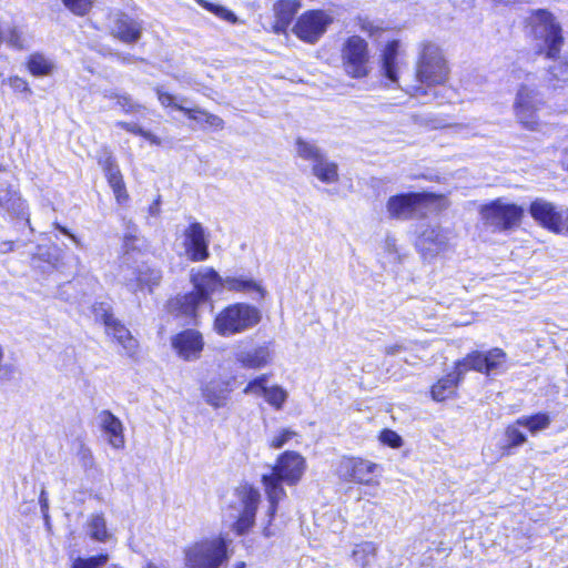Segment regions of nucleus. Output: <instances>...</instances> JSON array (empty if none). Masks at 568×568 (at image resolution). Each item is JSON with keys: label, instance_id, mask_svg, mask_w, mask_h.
<instances>
[{"label": "nucleus", "instance_id": "473e14b6", "mask_svg": "<svg viewBox=\"0 0 568 568\" xmlns=\"http://www.w3.org/2000/svg\"><path fill=\"white\" fill-rule=\"evenodd\" d=\"M295 152L298 158L311 162V165L324 155V152L316 143L302 138H297L295 141Z\"/></svg>", "mask_w": 568, "mask_h": 568}, {"label": "nucleus", "instance_id": "5fc2aeb1", "mask_svg": "<svg viewBox=\"0 0 568 568\" xmlns=\"http://www.w3.org/2000/svg\"><path fill=\"white\" fill-rule=\"evenodd\" d=\"M39 503H40L43 516H44L45 520H48L49 519V515H48L49 500H48L47 493L44 489L41 490Z\"/></svg>", "mask_w": 568, "mask_h": 568}, {"label": "nucleus", "instance_id": "ddd939ff", "mask_svg": "<svg viewBox=\"0 0 568 568\" xmlns=\"http://www.w3.org/2000/svg\"><path fill=\"white\" fill-rule=\"evenodd\" d=\"M452 232L439 224L424 226L416 240V247L425 258H432L449 248Z\"/></svg>", "mask_w": 568, "mask_h": 568}, {"label": "nucleus", "instance_id": "4d7b16f0", "mask_svg": "<svg viewBox=\"0 0 568 568\" xmlns=\"http://www.w3.org/2000/svg\"><path fill=\"white\" fill-rule=\"evenodd\" d=\"M400 349V346L395 345L386 348V353L389 355L396 354Z\"/></svg>", "mask_w": 568, "mask_h": 568}, {"label": "nucleus", "instance_id": "a878e982", "mask_svg": "<svg viewBox=\"0 0 568 568\" xmlns=\"http://www.w3.org/2000/svg\"><path fill=\"white\" fill-rule=\"evenodd\" d=\"M300 7L301 3L296 0H277L273 4L275 18L273 30L275 33L280 34L286 32Z\"/></svg>", "mask_w": 568, "mask_h": 568}, {"label": "nucleus", "instance_id": "4468645a", "mask_svg": "<svg viewBox=\"0 0 568 568\" xmlns=\"http://www.w3.org/2000/svg\"><path fill=\"white\" fill-rule=\"evenodd\" d=\"M239 499L240 515L233 524V529L237 535H243L254 525L255 514L260 503V491L248 485H242L236 489Z\"/></svg>", "mask_w": 568, "mask_h": 568}, {"label": "nucleus", "instance_id": "c03bdc74", "mask_svg": "<svg viewBox=\"0 0 568 568\" xmlns=\"http://www.w3.org/2000/svg\"><path fill=\"white\" fill-rule=\"evenodd\" d=\"M94 0H62L65 8L77 16L87 14L92 8Z\"/></svg>", "mask_w": 568, "mask_h": 568}, {"label": "nucleus", "instance_id": "603ef678", "mask_svg": "<svg viewBox=\"0 0 568 568\" xmlns=\"http://www.w3.org/2000/svg\"><path fill=\"white\" fill-rule=\"evenodd\" d=\"M7 41L10 45H12L17 49L23 48V39L21 37V33L17 29H12L9 32V34L7 37Z\"/></svg>", "mask_w": 568, "mask_h": 568}, {"label": "nucleus", "instance_id": "aec40b11", "mask_svg": "<svg viewBox=\"0 0 568 568\" xmlns=\"http://www.w3.org/2000/svg\"><path fill=\"white\" fill-rule=\"evenodd\" d=\"M99 164L103 169L109 185L111 186L115 200L122 204L129 200V194L123 181V176L112 155L104 151L103 156L99 158Z\"/></svg>", "mask_w": 568, "mask_h": 568}, {"label": "nucleus", "instance_id": "09e8293b", "mask_svg": "<svg viewBox=\"0 0 568 568\" xmlns=\"http://www.w3.org/2000/svg\"><path fill=\"white\" fill-rule=\"evenodd\" d=\"M379 440L392 448H399L403 445L402 437L392 429H384L379 435Z\"/></svg>", "mask_w": 568, "mask_h": 568}, {"label": "nucleus", "instance_id": "39448f33", "mask_svg": "<svg viewBox=\"0 0 568 568\" xmlns=\"http://www.w3.org/2000/svg\"><path fill=\"white\" fill-rule=\"evenodd\" d=\"M261 321L260 311L246 303H235L224 307L214 318L213 329L227 337L242 333Z\"/></svg>", "mask_w": 568, "mask_h": 568}, {"label": "nucleus", "instance_id": "864d4df0", "mask_svg": "<svg viewBox=\"0 0 568 568\" xmlns=\"http://www.w3.org/2000/svg\"><path fill=\"white\" fill-rule=\"evenodd\" d=\"M551 75L556 79H567L568 75V63H559L549 69Z\"/></svg>", "mask_w": 568, "mask_h": 568}, {"label": "nucleus", "instance_id": "6e6d98bb", "mask_svg": "<svg viewBox=\"0 0 568 568\" xmlns=\"http://www.w3.org/2000/svg\"><path fill=\"white\" fill-rule=\"evenodd\" d=\"M149 213L153 216H158L160 214V197L154 200V202L150 205Z\"/></svg>", "mask_w": 568, "mask_h": 568}, {"label": "nucleus", "instance_id": "f3484780", "mask_svg": "<svg viewBox=\"0 0 568 568\" xmlns=\"http://www.w3.org/2000/svg\"><path fill=\"white\" fill-rule=\"evenodd\" d=\"M183 245L187 258L192 262H203L210 256L209 233L199 222H192L183 232Z\"/></svg>", "mask_w": 568, "mask_h": 568}, {"label": "nucleus", "instance_id": "4c0bfd02", "mask_svg": "<svg viewBox=\"0 0 568 568\" xmlns=\"http://www.w3.org/2000/svg\"><path fill=\"white\" fill-rule=\"evenodd\" d=\"M288 397V393L280 385L267 387L264 394V399L276 410L282 409Z\"/></svg>", "mask_w": 568, "mask_h": 568}, {"label": "nucleus", "instance_id": "de8ad7c7", "mask_svg": "<svg viewBox=\"0 0 568 568\" xmlns=\"http://www.w3.org/2000/svg\"><path fill=\"white\" fill-rule=\"evenodd\" d=\"M4 84H8L14 92L31 94V89L27 80L13 75L3 81Z\"/></svg>", "mask_w": 568, "mask_h": 568}, {"label": "nucleus", "instance_id": "37998d69", "mask_svg": "<svg viewBox=\"0 0 568 568\" xmlns=\"http://www.w3.org/2000/svg\"><path fill=\"white\" fill-rule=\"evenodd\" d=\"M17 192L9 184H0V206L11 210L16 206Z\"/></svg>", "mask_w": 568, "mask_h": 568}, {"label": "nucleus", "instance_id": "c85d7f7f", "mask_svg": "<svg viewBox=\"0 0 568 568\" xmlns=\"http://www.w3.org/2000/svg\"><path fill=\"white\" fill-rule=\"evenodd\" d=\"M312 174L325 184H334L339 180L338 165L325 154L311 166Z\"/></svg>", "mask_w": 568, "mask_h": 568}, {"label": "nucleus", "instance_id": "e433bc0d", "mask_svg": "<svg viewBox=\"0 0 568 568\" xmlns=\"http://www.w3.org/2000/svg\"><path fill=\"white\" fill-rule=\"evenodd\" d=\"M516 425L526 427L531 434H536L548 428L550 425V417L542 413L532 416H523L516 420Z\"/></svg>", "mask_w": 568, "mask_h": 568}, {"label": "nucleus", "instance_id": "8fccbe9b", "mask_svg": "<svg viewBox=\"0 0 568 568\" xmlns=\"http://www.w3.org/2000/svg\"><path fill=\"white\" fill-rule=\"evenodd\" d=\"M155 92L162 106L176 109V105H182L176 102V98L173 94L165 92L162 88L158 87Z\"/></svg>", "mask_w": 568, "mask_h": 568}, {"label": "nucleus", "instance_id": "6e6552de", "mask_svg": "<svg viewBox=\"0 0 568 568\" xmlns=\"http://www.w3.org/2000/svg\"><path fill=\"white\" fill-rule=\"evenodd\" d=\"M524 213L521 206L504 199H496L479 209V215L484 224L498 231H509L518 227Z\"/></svg>", "mask_w": 568, "mask_h": 568}, {"label": "nucleus", "instance_id": "7ed1b4c3", "mask_svg": "<svg viewBox=\"0 0 568 568\" xmlns=\"http://www.w3.org/2000/svg\"><path fill=\"white\" fill-rule=\"evenodd\" d=\"M448 78L449 67L443 50L435 43L425 42L416 63V84L403 89L412 95H425L426 88L443 85Z\"/></svg>", "mask_w": 568, "mask_h": 568}, {"label": "nucleus", "instance_id": "052dcab7", "mask_svg": "<svg viewBox=\"0 0 568 568\" xmlns=\"http://www.w3.org/2000/svg\"><path fill=\"white\" fill-rule=\"evenodd\" d=\"M564 222L566 224V229L564 232L568 233V209H565Z\"/></svg>", "mask_w": 568, "mask_h": 568}, {"label": "nucleus", "instance_id": "49530a36", "mask_svg": "<svg viewBox=\"0 0 568 568\" xmlns=\"http://www.w3.org/2000/svg\"><path fill=\"white\" fill-rule=\"evenodd\" d=\"M505 435L508 442L506 446L507 449L518 447L527 440L526 436L516 427V425H509L506 428Z\"/></svg>", "mask_w": 568, "mask_h": 568}, {"label": "nucleus", "instance_id": "79ce46f5", "mask_svg": "<svg viewBox=\"0 0 568 568\" xmlns=\"http://www.w3.org/2000/svg\"><path fill=\"white\" fill-rule=\"evenodd\" d=\"M267 375L263 374L251 381L245 388L243 389V393L246 395H254V396H263L265 394V390L267 388Z\"/></svg>", "mask_w": 568, "mask_h": 568}, {"label": "nucleus", "instance_id": "5701e85b", "mask_svg": "<svg viewBox=\"0 0 568 568\" xmlns=\"http://www.w3.org/2000/svg\"><path fill=\"white\" fill-rule=\"evenodd\" d=\"M205 403L214 408L224 407L232 392L231 382L224 378H212L201 387Z\"/></svg>", "mask_w": 568, "mask_h": 568}, {"label": "nucleus", "instance_id": "a19ab883", "mask_svg": "<svg viewBox=\"0 0 568 568\" xmlns=\"http://www.w3.org/2000/svg\"><path fill=\"white\" fill-rule=\"evenodd\" d=\"M109 556L101 554L99 556H92L89 558H77L73 560L71 568H99L106 564Z\"/></svg>", "mask_w": 568, "mask_h": 568}, {"label": "nucleus", "instance_id": "4be33fe9", "mask_svg": "<svg viewBox=\"0 0 568 568\" xmlns=\"http://www.w3.org/2000/svg\"><path fill=\"white\" fill-rule=\"evenodd\" d=\"M121 276L124 284L132 291L151 288L158 285L161 280V273L158 270L143 266L136 271H132L129 266H122Z\"/></svg>", "mask_w": 568, "mask_h": 568}, {"label": "nucleus", "instance_id": "72a5a7b5", "mask_svg": "<svg viewBox=\"0 0 568 568\" xmlns=\"http://www.w3.org/2000/svg\"><path fill=\"white\" fill-rule=\"evenodd\" d=\"M89 535L92 539L105 542L111 538V534L108 531L106 521L103 515H92L87 524Z\"/></svg>", "mask_w": 568, "mask_h": 568}, {"label": "nucleus", "instance_id": "a211bd4d", "mask_svg": "<svg viewBox=\"0 0 568 568\" xmlns=\"http://www.w3.org/2000/svg\"><path fill=\"white\" fill-rule=\"evenodd\" d=\"M171 346L181 359L192 362L201 357L204 339L199 331L187 328L172 336Z\"/></svg>", "mask_w": 568, "mask_h": 568}, {"label": "nucleus", "instance_id": "680f3d73", "mask_svg": "<svg viewBox=\"0 0 568 568\" xmlns=\"http://www.w3.org/2000/svg\"><path fill=\"white\" fill-rule=\"evenodd\" d=\"M3 358H4V351H3V347L0 345V372L2 371Z\"/></svg>", "mask_w": 568, "mask_h": 568}, {"label": "nucleus", "instance_id": "bf43d9fd", "mask_svg": "<svg viewBox=\"0 0 568 568\" xmlns=\"http://www.w3.org/2000/svg\"><path fill=\"white\" fill-rule=\"evenodd\" d=\"M59 230L63 233L70 236L75 243H78L77 237L73 234H70L65 227L59 226Z\"/></svg>", "mask_w": 568, "mask_h": 568}, {"label": "nucleus", "instance_id": "f03ea898", "mask_svg": "<svg viewBox=\"0 0 568 568\" xmlns=\"http://www.w3.org/2000/svg\"><path fill=\"white\" fill-rule=\"evenodd\" d=\"M190 281L193 291L171 300L169 311L176 316L195 318L199 306L206 303L215 292L223 288L224 278L214 268L200 266L191 270Z\"/></svg>", "mask_w": 568, "mask_h": 568}, {"label": "nucleus", "instance_id": "3c124183", "mask_svg": "<svg viewBox=\"0 0 568 568\" xmlns=\"http://www.w3.org/2000/svg\"><path fill=\"white\" fill-rule=\"evenodd\" d=\"M359 29L363 32L368 33L369 36H375L382 30L379 26L375 24L373 21L367 19L359 20Z\"/></svg>", "mask_w": 568, "mask_h": 568}, {"label": "nucleus", "instance_id": "0e129e2a", "mask_svg": "<svg viewBox=\"0 0 568 568\" xmlns=\"http://www.w3.org/2000/svg\"><path fill=\"white\" fill-rule=\"evenodd\" d=\"M131 239H132V237H129V236H126V237L124 239L125 246H128V245H129V241H130Z\"/></svg>", "mask_w": 568, "mask_h": 568}, {"label": "nucleus", "instance_id": "9b49d317", "mask_svg": "<svg viewBox=\"0 0 568 568\" xmlns=\"http://www.w3.org/2000/svg\"><path fill=\"white\" fill-rule=\"evenodd\" d=\"M333 21L334 18L324 10H307L296 19L292 32L301 41L315 44Z\"/></svg>", "mask_w": 568, "mask_h": 568}, {"label": "nucleus", "instance_id": "2eb2a0df", "mask_svg": "<svg viewBox=\"0 0 568 568\" xmlns=\"http://www.w3.org/2000/svg\"><path fill=\"white\" fill-rule=\"evenodd\" d=\"M529 213L539 225L548 231L557 234L564 233L566 229L564 222L565 209L558 207L544 199H537L531 202Z\"/></svg>", "mask_w": 568, "mask_h": 568}, {"label": "nucleus", "instance_id": "58836bf2", "mask_svg": "<svg viewBox=\"0 0 568 568\" xmlns=\"http://www.w3.org/2000/svg\"><path fill=\"white\" fill-rule=\"evenodd\" d=\"M114 125L118 128H121L130 133H133L135 135H140V136L149 140L152 144H156V145L160 144V139L158 136H155L154 134H152L149 131L143 130L136 123L118 121Z\"/></svg>", "mask_w": 568, "mask_h": 568}, {"label": "nucleus", "instance_id": "20e7f679", "mask_svg": "<svg viewBox=\"0 0 568 568\" xmlns=\"http://www.w3.org/2000/svg\"><path fill=\"white\" fill-rule=\"evenodd\" d=\"M527 21L534 38L541 41L538 44L539 52L545 53L549 59H557L564 43V38L560 24L556 21L552 13L538 9L530 13Z\"/></svg>", "mask_w": 568, "mask_h": 568}, {"label": "nucleus", "instance_id": "ea45409f", "mask_svg": "<svg viewBox=\"0 0 568 568\" xmlns=\"http://www.w3.org/2000/svg\"><path fill=\"white\" fill-rule=\"evenodd\" d=\"M200 4L207 11H210V12L214 13L216 17L221 18L222 20H225L231 23H235L237 21L236 16L231 10H229L227 8H225L223 6L214 4V3H211V2H207L204 0H200Z\"/></svg>", "mask_w": 568, "mask_h": 568}, {"label": "nucleus", "instance_id": "c756f323", "mask_svg": "<svg viewBox=\"0 0 568 568\" xmlns=\"http://www.w3.org/2000/svg\"><path fill=\"white\" fill-rule=\"evenodd\" d=\"M223 288L242 293L256 292L261 297L265 296V290L262 285L252 277L245 275L224 277Z\"/></svg>", "mask_w": 568, "mask_h": 568}, {"label": "nucleus", "instance_id": "bb28decb", "mask_svg": "<svg viewBox=\"0 0 568 568\" xmlns=\"http://www.w3.org/2000/svg\"><path fill=\"white\" fill-rule=\"evenodd\" d=\"M235 358L243 367L257 369L268 365L272 356L268 347L258 346L252 349L237 352Z\"/></svg>", "mask_w": 568, "mask_h": 568}, {"label": "nucleus", "instance_id": "1a4fd4ad", "mask_svg": "<svg viewBox=\"0 0 568 568\" xmlns=\"http://www.w3.org/2000/svg\"><path fill=\"white\" fill-rule=\"evenodd\" d=\"M542 105V95L534 84L521 83L518 87L513 109L521 126L530 131L537 130L540 125L538 111Z\"/></svg>", "mask_w": 568, "mask_h": 568}, {"label": "nucleus", "instance_id": "b1692460", "mask_svg": "<svg viewBox=\"0 0 568 568\" xmlns=\"http://www.w3.org/2000/svg\"><path fill=\"white\" fill-rule=\"evenodd\" d=\"M112 34L124 43H134L141 38L142 24L124 13H118L111 27Z\"/></svg>", "mask_w": 568, "mask_h": 568}, {"label": "nucleus", "instance_id": "0eeeda50", "mask_svg": "<svg viewBox=\"0 0 568 568\" xmlns=\"http://www.w3.org/2000/svg\"><path fill=\"white\" fill-rule=\"evenodd\" d=\"M186 568H219L226 560L223 536L194 542L184 551Z\"/></svg>", "mask_w": 568, "mask_h": 568}, {"label": "nucleus", "instance_id": "423d86ee", "mask_svg": "<svg viewBox=\"0 0 568 568\" xmlns=\"http://www.w3.org/2000/svg\"><path fill=\"white\" fill-rule=\"evenodd\" d=\"M433 205L446 207L448 205L443 195L433 193H406L390 196L386 209L390 217L408 220L423 215Z\"/></svg>", "mask_w": 568, "mask_h": 568}, {"label": "nucleus", "instance_id": "2f4dec72", "mask_svg": "<svg viewBox=\"0 0 568 568\" xmlns=\"http://www.w3.org/2000/svg\"><path fill=\"white\" fill-rule=\"evenodd\" d=\"M54 68V63L40 53L31 54L27 61V69L34 77L50 75Z\"/></svg>", "mask_w": 568, "mask_h": 568}, {"label": "nucleus", "instance_id": "13d9d810", "mask_svg": "<svg viewBox=\"0 0 568 568\" xmlns=\"http://www.w3.org/2000/svg\"><path fill=\"white\" fill-rule=\"evenodd\" d=\"M144 568H168L164 564L148 562Z\"/></svg>", "mask_w": 568, "mask_h": 568}, {"label": "nucleus", "instance_id": "412c9836", "mask_svg": "<svg viewBox=\"0 0 568 568\" xmlns=\"http://www.w3.org/2000/svg\"><path fill=\"white\" fill-rule=\"evenodd\" d=\"M399 41H389L381 54V73L388 81L386 84L399 85L402 64L398 60Z\"/></svg>", "mask_w": 568, "mask_h": 568}, {"label": "nucleus", "instance_id": "9d476101", "mask_svg": "<svg viewBox=\"0 0 568 568\" xmlns=\"http://www.w3.org/2000/svg\"><path fill=\"white\" fill-rule=\"evenodd\" d=\"M369 58L368 44L359 36H351L342 43V68L348 77L353 79L367 77L371 71Z\"/></svg>", "mask_w": 568, "mask_h": 568}, {"label": "nucleus", "instance_id": "cd10ccee", "mask_svg": "<svg viewBox=\"0 0 568 568\" xmlns=\"http://www.w3.org/2000/svg\"><path fill=\"white\" fill-rule=\"evenodd\" d=\"M176 110L182 111L189 119L197 122L202 129L222 130L224 121L219 115L209 113L201 108H185L184 105H176Z\"/></svg>", "mask_w": 568, "mask_h": 568}, {"label": "nucleus", "instance_id": "393cba45", "mask_svg": "<svg viewBox=\"0 0 568 568\" xmlns=\"http://www.w3.org/2000/svg\"><path fill=\"white\" fill-rule=\"evenodd\" d=\"M99 419L109 444L115 449L124 448L125 438L122 422L109 410L101 412Z\"/></svg>", "mask_w": 568, "mask_h": 568}, {"label": "nucleus", "instance_id": "f704fd0d", "mask_svg": "<svg viewBox=\"0 0 568 568\" xmlns=\"http://www.w3.org/2000/svg\"><path fill=\"white\" fill-rule=\"evenodd\" d=\"M103 98L114 101L124 113H136L142 109V105L135 102L129 94L120 93L115 90L104 91Z\"/></svg>", "mask_w": 568, "mask_h": 568}, {"label": "nucleus", "instance_id": "6ab92c4d", "mask_svg": "<svg viewBox=\"0 0 568 568\" xmlns=\"http://www.w3.org/2000/svg\"><path fill=\"white\" fill-rule=\"evenodd\" d=\"M97 317H101L105 325L106 333L123 347L126 355H133L138 348L136 339L131 335L128 328L118 322V320L101 304L95 310Z\"/></svg>", "mask_w": 568, "mask_h": 568}, {"label": "nucleus", "instance_id": "a18cd8bd", "mask_svg": "<svg viewBox=\"0 0 568 568\" xmlns=\"http://www.w3.org/2000/svg\"><path fill=\"white\" fill-rule=\"evenodd\" d=\"M296 432L291 428H282L270 440V446L272 448L278 449L287 444L291 439L296 436Z\"/></svg>", "mask_w": 568, "mask_h": 568}, {"label": "nucleus", "instance_id": "c9c22d12", "mask_svg": "<svg viewBox=\"0 0 568 568\" xmlns=\"http://www.w3.org/2000/svg\"><path fill=\"white\" fill-rule=\"evenodd\" d=\"M377 554V547L372 541H363L361 544H357L353 551L352 557L354 558L355 562L363 568L371 565V562L375 559Z\"/></svg>", "mask_w": 568, "mask_h": 568}, {"label": "nucleus", "instance_id": "e2e57ef3", "mask_svg": "<svg viewBox=\"0 0 568 568\" xmlns=\"http://www.w3.org/2000/svg\"><path fill=\"white\" fill-rule=\"evenodd\" d=\"M82 453H83V456H84V457H87V458L91 459V452H90L88 448H84V449L82 450Z\"/></svg>", "mask_w": 568, "mask_h": 568}, {"label": "nucleus", "instance_id": "f257e3e1", "mask_svg": "<svg viewBox=\"0 0 568 568\" xmlns=\"http://www.w3.org/2000/svg\"><path fill=\"white\" fill-rule=\"evenodd\" d=\"M306 459L300 453L287 450L278 456L271 474L263 475L262 483L270 503L267 510L268 526L263 530L264 536L271 537L275 535L270 524L277 510V504L286 497V491L282 483L290 486L300 483L306 470Z\"/></svg>", "mask_w": 568, "mask_h": 568}, {"label": "nucleus", "instance_id": "dca6fc26", "mask_svg": "<svg viewBox=\"0 0 568 568\" xmlns=\"http://www.w3.org/2000/svg\"><path fill=\"white\" fill-rule=\"evenodd\" d=\"M377 467V464L359 457H343L337 464L336 474L346 481L371 485L372 475Z\"/></svg>", "mask_w": 568, "mask_h": 568}, {"label": "nucleus", "instance_id": "7c9ffc66", "mask_svg": "<svg viewBox=\"0 0 568 568\" xmlns=\"http://www.w3.org/2000/svg\"><path fill=\"white\" fill-rule=\"evenodd\" d=\"M462 378L463 376H458V372L456 369L453 373H449L445 377L440 378L432 387L433 399L442 402L450 397L455 393V389Z\"/></svg>", "mask_w": 568, "mask_h": 568}, {"label": "nucleus", "instance_id": "f8f14e48", "mask_svg": "<svg viewBox=\"0 0 568 568\" xmlns=\"http://www.w3.org/2000/svg\"><path fill=\"white\" fill-rule=\"evenodd\" d=\"M506 353L498 347L491 348L486 353L475 351L457 361L455 368L458 372V376L463 377L469 369L489 375L490 373L498 372L506 363Z\"/></svg>", "mask_w": 568, "mask_h": 568}]
</instances>
